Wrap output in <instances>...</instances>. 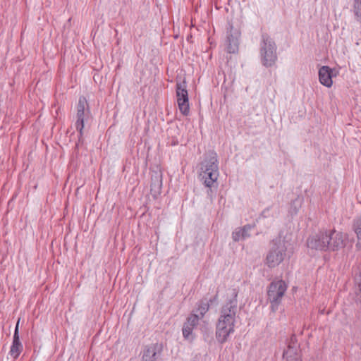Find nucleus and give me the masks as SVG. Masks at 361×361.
<instances>
[{
    "label": "nucleus",
    "instance_id": "nucleus-2",
    "mask_svg": "<svg viewBox=\"0 0 361 361\" xmlns=\"http://www.w3.org/2000/svg\"><path fill=\"white\" fill-rule=\"evenodd\" d=\"M287 247L284 240L279 237L270 242L264 263L272 269L278 267L287 257Z\"/></svg>",
    "mask_w": 361,
    "mask_h": 361
},
{
    "label": "nucleus",
    "instance_id": "nucleus-24",
    "mask_svg": "<svg viewBox=\"0 0 361 361\" xmlns=\"http://www.w3.org/2000/svg\"><path fill=\"white\" fill-rule=\"evenodd\" d=\"M356 293H361V276H360L359 281L357 282V289Z\"/></svg>",
    "mask_w": 361,
    "mask_h": 361
},
{
    "label": "nucleus",
    "instance_id": "nucleus-16",
    "mask_svg": "<svg viewBox=\"0 0 361 361\" xmlns=\"http://www.w3.org/2000/svg\"><path fill=\"white\" fill-rule=\"evenodd\" d=\"M161 176L156 175L154 177L152 176L151 178L150 190L154 197H156L161 193Z\"/></svg>",
    "mask_w": 361,
    "mask_h": 361
},
{
    "label": "nucleus",
    "instance_id": "nucleus-19",
    "mask_svg": "<svg viewBox=\"0 0 361 361\" xmlns=\"http://www.w3.org/2000/svg\"><path fill=\"white\" fill-rule=\"evenodd\" d=\"M353 11L356 20L361 23V0H353Z\"/></svg>",
    "mask_w": 361,
    "mask_h": 361
},
{
    "label": "nucleus",
    "instance_id": "nucleus-18",
    "mask_svg": "<svg viewBox=\"0 0 361 361\" xmlns=\"http://www.w3.org/2000/svg\"><path fill=\"white\" fill-rule=\"evenodd\" d=\"M85 118V117L76 116L75 126L76 130L79 133V137H78L79 142H82Z\"/></svg>",
    "mask_w": 361,
    "mask_h": 361
},
{
    "label": "nucleus",
    "instance_id": "nucleus-15",
    "mask_svg": "<svg viewBox=\"0 0 361 361\" xmlns=\"http://www.w3.org/2000/svg\"><path fill=\"white\" fill-rule=\"evenodd\" d=\"M76 116L86 117L90 113L87 101L85 97H80L76 106Z\"/></svg>",
    "mask_w": 361,
    "mask_h": 361
},
{
    "label": "nucleus",
    "instance_id": "nucleus-6",
    "mask_svg": "<svg viewBox=\"0 0 361 361\" xmlns=\"http://www.w3.org/2000/svg\"><path fill=\"white\" fill-rule=\"evenodd\" d=\"M328 231H320L307 239V244L309 248L317 250H328Z\"/></svg>",
    "mask_w": 361,
    "mask_h": 361
},
{
    "label": "nucleus",
    "instance_id": "nucleus-21",
    "mask_svg": "<svg viewBox=\"0 0 361 361\" xmlns=\"http://www.w3.org/2000/svg\"><path fill=\"white\" fill-rule=\"evenodd\" d=\"M286 360L287 361H302L301 359L297 355H295L293 356L290 355L289 357L287 356Z\"/></svg>",
    "mask_w": 361,
    "mask_h": 361
},
{
    "label": "nucleus",
    "instance_id": "nucleus-23",
    "mask_svg": "<svg viewBox=\"0 0 361 361\" xmlns=\"http://www.w3.org/2000/svg\"><path fill=\"white\" fill-rule=\"evenodd\" d=\"M356 303L361 307V293H356Z\"/></svg>",
    "mask_w": 361,
    "mask_h": 361
},
{
    "label": "nucleus",
    "instance_id": "nucleus-9",
    "mask_svg": "<svg viewBox=\"0 0 361 361\" xmlns=\"http://www.w3.org/2000/svg\"><path fill=\"white\" fill-rule=\"evenodd\" d=\"M162 352V346L158 343L145 345L142 352L140 361H157L158 355Z\"/></svg>",
    "mask_w": 361,
    "mask_h": 361
},
{
    "label": "nucleus",
    "instance_id": "nucleus-20",
    "mask_svg": "<svg viewBox=\"0 0 361 361\" xmlns=\"http://www.w3.org/2000/svg\"><path fill=\"white\" fill-rule=\"evenodd\" d=\"M353 228L358 240L361 242V217L354 221Z\"/></svg>",
    "mask_w": 361,
    "mask_h": 361
},
{
    "label": "nucleus",
    "instance_id": "nucleus-1",
    "mask_svg": "<svg viewBox=\"0 0 361 361\" xmlns=\"http://www.w3.org/2000/svg\"><path fill=\"white\" fill-rule=\"evenodd\" d=\"M233 298L226 302L221 310L216 329V336L219 342L224 343L229 335L234 331L235 315L237 312V295L235 290L233 292Z\"/></svg>",
    "mask_w": 361,
    "mask_h": 361
},
{
    "label": "nucleus",
    "instance_id": "nucleus-7",
    "mask_svg": "<svg viewBox=\"0 0 361 361\" xmlns=\"http://www.w3.org/2000/svg\"><path fill=\"white\" fill-rule=\"evenodd\" d=\"M186 88L187 85L185 81H183L181 82H177V103L180 111L185 116H187L190 111L188 93Z\"/></svg>",
    "mask_w": 361,
    "mask_h": 361
},
{
    "label": "nucleus",
    "instance_id": "nucleus-5",
    "mask_svg": "<svg viewBox=\"0 0 361 361\" xmlns=\"http://www.w3.org/2000/svg\"><path fill=\"white\" fill-rule=\"evenodd\" d=\"M288 286L282 279L273 281L267 288V300L270 302L272 312L278 310L282 299L287 290Z\"/></svg>",
    "mask_w": 361,
    "mask_h": 361
},
{
    "label": "nucleus",
    "instance_id": "nucleus-3",
    "mask_svg": "<svg viewBox=\"0 0 361 361\" xmlns=\"http://www.w3.org/2000/svg\"><path fill=\"white\" fill-rule=\"evenodd\" d=\"M200 176L206 187L211 188L219 177L217 155L212 152L208 159L202 164Z\"/></svg>",
    "mask_w": 361,
    "mask_h": 361
},
{
    "label": "nucleus",
    "instance_id": "nucleus-25",
    "mask_svg": "<svg viewBox=\"0 0 361 361\" xmlns=\"http://www.w3.org/2000/svg\"><path fill=\"white\" fill-rule=\"evenodd\" d=\"M288 355V353H283V357H285V356H286V355Z\"/></svg>",
    "mask_w": 361,
    "mask_h": 361
},
{
    "label": "nucleus",
    "instance_id": "nucleus-10",
    "mask_svg": "<svg viewBox=\"0 0 361 361\" xmlns=\"http://www.w3.org/2000/svg\"><path fill=\"white\" fill-rule=\"evenodd\" d=\"M201 319L200 316L192 312L190 316L187 318L186 322L183 324L182 329L183 336L185 339H192V331L193 329L197 326L199 324V321Z\"/></svg>",
    "mask_w": 361,
    "mask_h": 361
},
{
    "label": "nucleus",
    "instance_id": "nucleus-26",
    "mask_svg": "<svg viewBox=\"0 0 361 361\" xmlns=\"http://www.w3.org/2000/svg\"><path fill=\"white\" fill-rule=\"evenodd\" d=\"M296 201H297V200H294V201L293 202V204H295V203L296 202Z\"/></svg>",
    "mask_w": 361,
    "mask_h": 361
},
{
    "label": "nucleus",
    "instance_id": "nucleus-17",
    "mask_svg": "<svg viewBox=\"0 0 361 361\" xmlns=\"http://www.w3.org/2000/svg\"><path fill=\"white\" fill-rule=\"evenodd\" d=\"M23 350V345L20 341V338H13L12 345L9 351V354L12 357L16 359Z\"/></svg>",
    "mask_w": 361,
    "mask_h": 361
},
{
    "label": "nucleus",
    "instance_id": "nucleus-13",
    "mask_svg": "<svg viewBox=\"0 0 361 361\" xmlns=\"http://www.w3.org/2000/svg\"><path fill=\"white\" fill-rule=\"evenodd\" d=\"M231 30H232L233 27L232 25H230ZM240 35V33L238 31H235L234 32V35L231 33V30L228 31V36H227V51L228 53L234 54L238 51V37Z\"/></svg>",
    "mask_w": 361,
    "mask_h": 361
},
{
    "label": "nucleus",
    "instance_id": "nucleus-4",
    "mask_svg": "<svg viewBox=\"0 0 361 361\" xmlns=\"http://www.w3.org/2000/svg\"><path fill=\"white\" fill-rule=\"evenodd\" d=\"M261 62L265 67L275 66L278 56L276 54V46L274 40L267 34H263L260 44Z\"/></svg>",
    "mask_w": 361,
    "mask_h": 361
},
{
    "label": "nucleus",
    "instance_id": "nucleus-8",
    "mask_svg": "<svg viewBox=\"0 0 361 361\" xmlns=\"http://www.w3.org/2000/svg\"><path fill=\"white\" fill-rule=\"evenodd\" d=\"M328 250L336 251L343 248L345 246L347 235L335 230L328 231Z\"/></svg>",
    "mask_w": 361,
    "mask_h": 361
},
{
    "label": "nucleus",
    "instance_id": "nucleus-22",
    "mask_svg": "<svg viewBox=\"0 0 361 361\" xmlns=\"http://www.w3.org/2000/svg\"><path fill=\"white\" fill-rule=\"evenodd\" d=\"M19 322H20V319H18L16 325V328H15V331H14V334H13V338H16L17 336V338H20L19 337V332H18V326H19Z\"/></svg>",
    "mask_w": 361,
    "mask_h": 361
},
{
    "label": "nucleus",
    "instance_id": "nucleus-14",
    "mask_svg": "<svg viewBox=\"0 0 361 361\" xmlns=\"http://www.w3.org/2000/svg\"><path fill=\"white\" fill-rule=\"evenodd\" d=\"M254 228V225L247 224L245 225L242 228H236L233 233H232V238L233 241L238 242L240 240H244L246 238L250 236V234L248 232Z\"/></svg>",
    "mask_w": 361,
    "mask_h": 361
},
{
    "label": "nucleus",
    "instance_id": "nucleus-11",
    "mask_svg": "<svg viewBox=\"0 0 361 361\" xmlns=\"http://www.w3.org/2000/svg\"><path fill=\"white\" fill-rule=\"evenodd\" d=\"M334 71V69L327 66L321 67L319 70V80L321 84L327 87H331L333 84L332 77L336 75L333 73Z\"/></svg>",
    "mask_w": 361,
    "mask_h": 361
},
{
    "label": "nucleus",
    "instance_id": "nucleus-12",
    "mask_svg": "<svg viewBox=\"0 0 361 361\" xmlns=\"http://www.w3.org/2000/svg\"><path fill=\"white\" fill-rule=\"evenodd\" d=\"M218 294L216 293L213 298L207 299L206 298L200 300L197 304V307L192 311L193 313L197 314L202 319L208 312L210 304H212L217 300Z\"/></svg>",
    "mask_w": 361,
    "mask_h": 361
}]
</instances>
